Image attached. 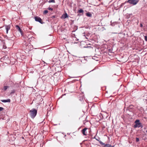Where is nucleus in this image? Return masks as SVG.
Returning <instances> with one entry per match:
<instances>
[{
	"mask_svg": "<svg viewBox=\"0 0 147 147\" xmlns=\"http://www.w3.org/2000/svg\"><path fill=\"white\" fill-rule=\"evenodd\" d=\"M15 92V90H13L11 91V94H12L14 93Z\"/></svg>",
	"mask_w": 147,
	"mask_h": 147,
	"instance_id": "5701e85b",
	"label": "nucleus"
},
{
	"mask_svg": "<svg viewBox=\"0 0 147 147\" xmlns=\"http://www.w3.org/2000/svg\"><path fill=\"white\" fill-rule=\"evenodd\" d=\"M93 138V139H96V140H97V141H98L99 142V141H101L100 140V138H99V137H98V139H97V138H96V136H94L93 138Z\"/></svg>",
	"mask_w": 147,
	"mask_h": 147,
	"instance_id": "ddd939ff",
	"label": "nucleus"
},
{
	"mask_svg": "<svg viewBox=\"0 0 147 147\" xmlns=\"http://www.w3.org/2000/svg\"><path fill=\"white\" fill-rule=\"evenodd\" d=\"M11 101L10 99H8L6 100H2L1 101L3 102H10Z\"/></svg>",
	"mask_w": 147,
	"mask_h": 147,
	"instance_id": "9d476101",
	"label": "nucleus"
},
{
	"mask_svg": "<svg viewBox=\"0 0 147 147\" xmlns=\"http://www.w3.org/2000/svg\"><path fill=\"white\" fill-rule=\"evenodd\" d=\"M99 143L102 146V147H114V146H112L109 144H105L102 142L101 141H99Z\"/></svg>",
	"mask_w": 147,
	"mask_h": 147,
	"instance_id": "7ed1b4c3",
	"label": "nucleus"
},
{
	"mask_svg": "<svg viewBox=\"0 0 147 147\" xmlns=\"http://www.w3.org/2000/svg\"><path fill=\"white\" fill-rule=\"evenodd\" d=\"M137 122H139V120H136L135 121V123H136Z\"/></svg>",
	"mask_w": 147,
	"mask_h": 147,
	"instance_id": "393cba45",
	"label": "nucleus"
},
{
	"mask_svg": "<svg viewBox=\"0 0 147 147\" xmlns=\"http://www.w3.org/2000/svg\"><path fill=\"white\" fill-rule=\"evenodd\" d=\"M87 129V128H85L82 130V132L83 135L84 136H86L87 135V132H86V131Z\"/></svg>",
	"mask_w": 147,
	"mask_h": 147,
	"instance_id": "423d86ee",
	"label": "nucleus"
},
{
	"mask_svg": "<svg viewBox=\"0 0 147 147\" xmlns=\"http://www.w3.org/2000/svg\"><path fill=\"white\" fill-rule=\"evenodd\" d=\"M144 38H145V40L146 41H147V36H145V37H144Z\"/></svg>",
	"mask_w": 147,
	"mask_h": 147,
	"instance_id": "412c9836",
	"label": "nucleus"
},
{
	"mask_svg": "<svg viewBox=\"0 0 147 147\" xmlns=\"http://www.w3.org/2000/svg\"><path fill=\"white\" fill-rule=\"evenodd\" d=\"M35 20L36 21L38 22L41 24H43L44 23V22H42V20L41 18L38 16H36L34 17Z\"/></svg>",
	"mask_w": 147,
	"mask_h": 147,
	"instance_id": "20e7f679",
	"label": "nucleus"
},
{
	"mask_svg": "<svg viewBox=\"0 0 147 147\" xmlns=\"http://www.w3.org/2000/svg\"><path fill=\"white\" fill-rule=\"evenodd\" d=\"M143 26L142 24V23L140 24V27H142Z\"/></svg>",
	"mask_w": 147,
	"mask_h": 147,
	"instance_id": "b1692460",
	"label": "nucleus"
},
{
	"mask_svg": "<svg viewBox=\"0 0 147 147\" xmlns=\"http://www.w3.org/2000/svg\"><path fill=\"white\" fill-rule=\"evenodd\" d=\"M141 125V123L139 122H138L137 123H136V125H134V127H140Z\"/></svg>",
	"mask_w": 147,
	"mask_h": 147,
	"instance_id": "1a4fd4ad",
	"label": "nucleus"
},
{
	"mask_svg": "<svg viewBox=\"0 0 147 147\" xmlns=\"http://www.w3.org/2000/svg\"><path fill=\"white\" fill-rule=\"evenodd\" d=\"M72 78H75V77H73Z\"/></svg>",
	"mask_w": 147,
	"mask_h": 147,
	"instance_id": "cd10ccee",
	"label": "nucleus"
},
{
	"mask_svg": "<svg viewBox=\"0 0 147 147\" xmlns=\"http://www.w3.org/2000/svg\"><path fill=\"white\" fill-rule=\"evenodd\" d=\"M68 17V16L67 13H65L62 15L61 17V18L62 19H65Z\"/></svg>",
	"mask_w": 147,
	"mask_h": 147,
	"instance_id": "0eeeda50",
	"label": "nucleus"
},
{
	"mask_svg": "<svg viewBox=\"0 0 147 147\" xmlns=\"http://www.w3.org/2000/svg\"><path fill=\"white\" fill-rule=\"evenodd\" d=\"M5 29L6 30V33L7 34L8 33V30L10 29V25H5Z\"/></svg>",
	"mask_w": 147,
	"mask_h": 147,
	"instance_id": "39448f33",
	"label": "nucleus"
},
{
	"mask_svg": "<svg viewBox=\"0 0 147 147\" xmlns=\"http://www.w3.org/2000/svg\"><path fill=\"white\" fill-rule=\"evenodd\" d=\"M78 12L79 13H83L84 11L83 9H81L78 10Z\"/></svg>",
	"mask_w": 147,
	"mask_h": 147,
	"instance_id": "4468645a",
	"label": "nucleus"
},
{
	"mask_svg": "<svg viewBox=\"0 0 147 147\" xmlns=\"http://www.w3.org/2000/svg\"><path fill=\"white\" fill-rule=\"evenodd\" d=\"M91 47L90 46H87V47H84V48H91Z\"/></svg>",
	"mask_w": 147,
	"mask_h": 147,
	"instance_id": "4be33fe9",
	"label": "nucleus"
},
{
	"mask_svg": "<svg viewBox=\"0 0 147 147\" xmlns=\"http://www.w3.org/2000/svg\"><path fill=\"white\" fill-rule=\"evenodd\" d=\"M86 15L89 17H91L92 16V15L90 12H88L86 13Z\"/></svg>",
	"mask_w": 147,
	"mask_h": 147,
	"instance_id": "9b49d317",
	"label": "nucleus"
},
{
	"mask_svg": "<svg viewBox=\"0 0 147 147\" xmlns=\"http://www.w3.org/2000/svg\"><path fill=\"white\" fill-rule=\"evenodd\" d=\"M138 1L137 0H128L126 1L125 3L127 2L129 3L134 5L137 4L138 2Z\"/></svg>",
	"mask_w": 147,
	"mask_h": 147,
	"instance_id": "f03ea898",
	"label": "nucleus"
},
{
	"mask_svg": "<svg viewBox=\"0 0 147 147\" xmlns=\"http://www.w3.org/2000/svg\"><path fill=\"white\" fill-rule=\"evenodd\" d=\"M9 88V86H4L3 89H4V90H5V91L7 89Z\"/></svg>",
	"mask_w": 147,
	"mask_h": 147,
	"instance_id": "2eb2a0df",
	"label": "nucleus"
},
{
	"mask_svg": "<svg viewBox=\"0 0 147 147\" xmlns=\"http://www.w3.org/2000/svg\"><path fill=\"white\" fill-rule=\"evenodd\" d=\"M125 3H121V6H122V5H123L124 4H125Z\"/></svg>",
	"mask_w": 147,
	"mask_h": 147,
	"instance_id": "a878e982",
	"label": "nucleus"
},
{
	"mask_svg": "<svg viewBox=\"0 0 147 147\" xmlns=\"http://www.w3.org/2000/svg\"><path fill=\"white\" fill-rule=\"evenodd\" d=\"M48 12V11L47 10H45L44 11L43 13L44 14H46Z\"/></svg>",
	"mask_w": 147,
	"mask_h": 147,
	"instance_id": "f3484780",
	"label": "nucleus"
},
{
	"mask_svg": "<svg viewBox=\"0 0 147 147\" xmlns=\"http://www.w3.org/2000/svg\"><path fill=\"white\" fill-rule=\"evenodd\" d=\"M48 9L49 10H51V11H52L53 10V9L52 8H51V7H49L48 8Z\"/></svg>",
	"mask_w": 147,
	"mask_h": 147,
	"instance_id": "6ab92c4d",
	"label": "nucleus"
},
{
	"mask_svg": "<svg viewBox=\"0 0 147 147\" xmlns=\"http://www.w3.org/2000/svg\"><path fill=\"white\" fill-rule=\"evenodd\" d=\"M9 138H11V140L12 141H14L15 140V138L14 136L13 135H11L10 136Z\"/></svg>",
	"mask_w": 147,
	"mask_h": 147,
	"instance_id": "f8f14e48",
	"label": "nucleus"
},
{
	"mask_svg": "<svg viewBox=\"0 0 147 147\" xmlns=\"http://www.w3.org/2000/svg\"><path fill=\"white\" fill-rule=\"evenodd\" d=\"M30 117L32 118H34L36 115L37 111L35 109H32L30 111Z\"/></svg>",
	"mask_w": 147,
	"mask_h": 147,
	"instance_id": "f257e3e1",
	"label": "nucleus"
},
{
	"mask_svg": "<svg viewBox=\"0 0 147 147\" xmlns=\"http://www.w3.org/2000/svg\"><path fill=\"white\" fill-rule=\"evenodd\" d=\"M15 27L16 29L18 30V31H19L20 33L22 34V31L19 26L18 25H16V26Z\"/></svg>",
	"mask_w": 147,
	"mask_h": 147,
	"instance_id": "6e6552de",
	"label": "nucleus"
},
{
	"mask_svg": "<svg viewBox=\"0 0 147 147\" xmlns=\"http://www.w3.org/2000/svg\"><path fill=\"white\" fill-rule=\"evenodd\" d=\"M53 18H55V16H53Z\"/></svg>",
	"mask_w": 147,
	"mask_h": 147,
	"instance_id": "bb28decb",
	"label": "nucleus"
},
{
	"mask_svg": "<svg viewBox=\"0 0 147 147\" xmlns=\"http://www.w3.org/2000/svg\"><path fill=\"white\" fill-rule=\"evenodd\" d=\"M4 109L3 107H0V111H2Z\"/></svg>",
	"mask_w": 147,
	"mask_h": 147,
	"instance_id": "a211bd4d",
	"label": "nucleus"
},
{
	"mask_svg": "<svg viewBox=\"0 0 147 147\" xmlns=\"http://www.w3.org/2000/svg\"><path fill=\"white\" fill-rule=\"evenodd\" d=\"M48 2L49 3H55V0H50L48 1Z\"/></svg>",
	"mask_w": 147,
	"mask_h": 147,
	"instance_id": "dca6fc26",
	"label": "nucleus"
},
{
	"mask_svg": "<svg viewBox=\"0 0 147 147\" xmlns=\"http://www.w3.org/2000/svg\"><path fill=\"white\" fill-rule=\"evenodd\" d=\"M139 141V138H136V142H138Z\"/></svg>",
	"mask_w": 147,
	"mask_h": 147,
	"instance_id": "aec40b11",
	"label": "nucleus"
}]
</instances>
